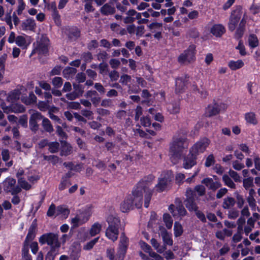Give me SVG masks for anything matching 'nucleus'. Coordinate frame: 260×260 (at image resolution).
Segmentation results:
<instances>
[{
	"instance_id": "obj_10",
	"label": "nucleus",
	"mask_w": 260,
	"mask_h": 260,
	"mask_svg": "<svg viewBox=\"0 0 260 260\" xmlns=\"http://www.w3.org/2000/svg\"><path fill=\"white\" fill-rule=\"evenodd\" d=\"M226 108L227 105L225 104L220 103L218 104L214 103L208 106L206 109V113L208 116H212L217 114L221 110H224Z\"/></svg>"
},
{
	"instance_id": "obj_41",
	"label": "nucleus",
	"mask_w": 260,
	"mask_h": 260,
	"mask_svg": "<svg viewBox=\"0 0 260 260\" xmlns=\"http://www.w3.org/2000/svg\"><path fill=\"white\" fill-rule=\"evenodd\" d=\"M44 160L50 161L53 165H56L57 163L59 162V158L55 155H43Z\"/></svg>"
},
{
	"instance_id": "obj_55",
	"label": "nucleus",
	"mask_w": 260,
	"mask_h": 260,
	"mask_svg": "<svg viewBox=\"0 0 260 260\" xmlns=\"http://www.w3.org/2000/svg\"><path fill=\"white\" fill-rule=\"evenodd\" d=\"M63 166L65 167L70 169V170H76V171H79V170L81 169L82 168V166L81 165H78L76 166L74 168H73L74 165L71 162H65L63 163Z\"/></svg>"
},
{
	"instance_id": "obj_13",
	"label": "nucleus",
	"mask_w": 260,
	"mask_h": 260,
	"mask_svg": "<svg viewBox=\"0 0 260 260\" xmlns=\"http://www.w3.org/2000/svg\"><path fill=\"white\" fill-rule=\"evenodd\" d=\"M169 210L174 217L176 216L183 217L187 214V211L183 206L181 204V202H179V204L176 207V209H175V206L174 205H171L169 206Z\"/></svg>"
},
{
	"instance_id": "obj_54",
	"label": "nucleus",
	"mask_w": 260,
	"mask_h": 260,
	"mask_svg": "<svg viewBox=\"0 0 260 260\" xmlns=\"http://www.w3.org/2000/svg\"><path fill=\"white\" fill-rule=\"evenodd\" d=\"M253 178L249 177L243 180V186L246 189H248L253 186Z\"/></svg>"
},
{
	"instance_id": "obj_61",
	"label": "nucleus",
	"mask_w": 260,
	"mask_h": 260,
	"mask_svg": "<svg viewBox=\"0 0 260 260\" xmlns=\"http://www.w3.org/2000/svg\"><path fill=\"white\" fill-rule=\"evenodd\" d=\"M140 245L141 248L146 252L148 253L149 254L152 251L151 247L144 242H141Z\"/></svg>"
},
{
	"instance_id": "obj_53",
	"label": "nucleus",
	"mask_w": 260,
	"mask_h": 260,
	"mask_svg": "<svg viewBox=\"0 0 260 260\" xmlns=\"http://www.w3.org/2000/svg\"><path fill=\"white\" fill-rule=\"evenodd\" d=\"M52 84L56 88H59L63 83L62 79L59 77H56L52 79Z\"/></svg>"
},
{
	"instance_id": "obj_8",
	"label": "nucleus",
	"mask_w": 260,
	"mask_h": 260,
	"mask_svg": "<svg viewBox=\"0 0 260 260\" xmlns=\"http://www.w3.org/2000/svg\"><path fill=\"white\" fill-rule=\"evenodd\" d=\"M16 180L11 177H8L4 181V189L11 194H15L21 192V188L16 185Z\"/></svg>"
},
{
	"instance_id": "obj_14",
	"label": "nucleus",
	"mask_w": 260,
	"mask_h": 260,
	"mask_svg": "<svg viewBox=\"0 0 260 260\" xmlns=\"http://www.w3.org/2000/svg\"><path fill=\"white\" fill-rule=\"evenodd\" d=\"M49 40L46 37H42L36 49L39 54H46L48 50Z\"/></svg>"
},
{
	"instance_id": "obj_3",
	"label": "nucleus",
	"mask_w": 260,
	"mask_h": 260,
	"mask_svg": "<svg viewBox=\"0 0 260 260\" xmlns=\"http://www.w3.org/2000/svg\"><path fill=\"white\" fill-rule=\"evenodd\" d=\"M188 142L185 137L175 136L170 146V159L173 164H177L186 152Z\"/></svg>"
},
{
	"instance_id": "obj_39",
	"label": "nucleus",
	"mask_w": 260,
	"mask_h": 260,
	"mask_svg": "<svg viewBox=\"0 0 260 260\" xmlns=\"http://www.w3.org/2000/svg\"><path fill=\"white\" fill-rule=\"evenodd\" d=\"M72 147L69 144H64L61 149L60 155L61 156H68L71 153Z\"/></svg>"
},
{
	"instance_id": "obj_27",
	"label": "nucleus",
	"mask_w": 260,
	"mask_h": 260,
	"mask_svg": "<svg viewBox=\"0 0 260 260\" xmlns=\"http://www.w3.org/2000/svg\"><path fill=\"white\" fill-rule=\"evenodd\" d=\"M20 94L21 92L19 90H14L9 94L7 100L13 103L20 98Z\"/></svg>"
},
{
	"instance_id": "obj_21",
	"label": "nucleus",
	"mask_w": 260,
	"mask_h": 260,
	"mask_svg": "<svg viewBox=\"0 0 260 260\" xmlns=\"http://www.w3.org/2000/svg\"><path fill=\"white\" fill-rule=\"evenodd\" d=\"M25 37L23 36H18L16 39V44L17 46L21 47L23 49H25L27 48L29 44Z\"/></svg>"
},
{
	"instance_id": "obj_47",
	"label": "nucleus",
	"mask_w": 260,
	"mask_h": 260,
	"mask_svg": "<svg viewBox=\"0 0 260 260\" xmlns=\"http://www.w3.org/2000/svg\"><path fill=\"white\" fill-rule=\"evenodd\" d=\"M84 2L85 3L84 9L86 12L88 13L94 11V9L92 6V0H84Z\"/></svg>"
},
{
	"instance_id": "obj_15",
	"label": "nucleus",
	"mask_w": 260,
	"mask_h": 260,
	"mask_svg": "<svg viewBox=\"0 0 260 260\" xmlns=\"http://www.w3.org/2000/svg\"><path fill=\"white\" fill-rule=\"evenodd\" d=\"M202 183L204 184L209 189L216 190L221 186L219 181H214L212 178H206L202 180Z\"/></svg>"
},
{
	"instance_id": "obj_45",
	"label": "nucleus",
	"mask_w": 260,
	"mask_h": 260,
	"mask_svg": "<svg viewBox=\"0 0 260 260\" xmlns=\"http://www.w3.org/2000/svg\"><path fill=\"white\" fill-rule=\"evenodd\" d=\"M174 235L176 237H178L181 235L183 233V229L181 224L177 222H175L174 223Z\"/></svg>"
},
{
	"instance_id": "obj_17",
	"label": "nucleus",
	"mask_w": 260,
	"mask_h": 260,
	"mask_svg": "<svg viewBox=\"0 0 260 260\" xmlns=\"http://www.w3.org/2000/svg\"><path fill=\"white\" fill-rule=\"evenodd\" d=\"M187 81V78L186 77L178 78L176 79L175 92L177 93H180L184 91Z\"/></svg>"
},
{
	"instance_id": "obj_32",
	"label": "nucleus",
	"mask_w": 260,
	"mask_h": 260,
	"mask_svg": "<svg viewBox=\"0 0 260 260\" xmlns=\"http://www.w3.org/2000/svg\"><path fill=\"white\" fill-rule=\"evenodd\" d=\"M222 181H223L224 184L228 186L229 187H230L231 188H236L235 184L228 175L224 174L223 175Z\"/></svg>"
},
{
	"instance_id": "obj_16",
	"label": "nucleus",
	"mask_w": 260,
	"mask_h": 260,
	"mask_svg": "<svg viewBox=\"0 0 260 260\" xmlns=\"http://www.w3.org/2000/svg\"><path fill=\"white\" fill-rule=\"evenodd\" d=\"M21 27L23 30L34 31L36 27L35 21L32 18H27L22 21Z\"/></svg>"
},
{
	"instance_id": "obj_6",
	"label": "nucleus",
	"mask_w": 260,
	"mask_h": 260,
	"mask_svg": "<svg viewBox=\"0 0 260 260\" xmlns=\"http://www.w3.org/2000/svg\"><path fill=\"white\" fill-rule=\"evenodd\" d=\"M245 13L243 12L242 8L237 7L232 12L229 23V29L232 31H234L242 16L245 18Z\"/></svg>"
},
{
	"instance_id": "obj_33",
	"label": "nucleus",
	"mask_w": 260,
	"mask_h": 260,
	"mask_svg": "<svg viewBox=\"0 0 260 260\" xmlns=\"http://www.w3.org/2000/svg\"><path fill=\"white\" fill-rule=\"evenodd\" d=\"M42 126L44 129L47 132L51 133L53 131V128L50 121L46 118H43Z\"/></svg>"
},
{
	"instance_id": "obj_37",
	"label": "nucleus",
	"mask_w": 260,
	"mask_h": 260,
	"mask_svg": "<svg viewBox=\"0 0 260 260\" xmlns=\"http://www.w3.org/2000/svg\"><path fill=\"white\" fill-rule=\"evenodd\" d=\"M68 35L71 41H75L80 36V31L77 29L73 28L70 30Z\"/></svg>"
},
{
	"instance_id": "obj_11",
	"label": "nucleus",
	"mask_w": 260,
	"mask_h": 260,
	"mask_svg": "<svg viewBox=\"0 0 260 260\" xmlns=\"http://www.w3.org/2000/svg\"><path fill=\"white\" fill-rule=\"evenodd\" d=\"M128 239L124 233L121 234L117 257L120 260L123 259L127 247Z\"/></svg>"
},
{
	"instance_id": "obj_20",
	"label": "nucleus",
	"mask_w": 260,
	"mask_h": 260,
	"mask_svg": "<svg viewBox=\"0 0 260 260\" xmlns=\"http://www.w3.org/2000/svg\"><path fill=\"white\" fill-rule=\"evenodd\" d=\"M134 206L133 201L128 197L121 204L120 209L123 212H126L132 209Z\"/></svg>"
},
{
	"instance_id": "obj_60",
	"label": "nucleus",
	"mask_w": 260,
	"mask_h": 260,
	"mask_svg": "<svg viewBox=\"0 0 260 260\" xmlns=\"http://www.w3.org/2000/svg\"><path fill=\"white\" fill-rule=\"evenodd\" d=\"M194 190L198 192L199 196H202L205 194L206 189L203 185H198L195 187Z\"/></svg>"
},
{
	"instance_id": "obj_38",
	"label": "nucleus",
	"mask_w": 260,
	"mask_h": 260,
	"mask_svg": "<svg viewBox=\"0 0 260 260\" xmlns=\"http://www.w3.org/2000/svg\"><path fill=\"white\" fill-rule=\"evenodd\" d=\"M249 45L251 48H255L258 45V41L254 35H250L248 38Z\"/></svg>"
},
{
	"instance_id": "obj_35",
	"label": "nucleus",
	"mask_w": 260,
	"mask_h": 260,
	"mask_svg": "<svg viewBox=\"0 0 260 260\" xmlns=\"http://www.w3.org/2000/svg\"><path fill=\"white\" fill-rule=\"evenodd\" d=\"M161 235L165 244L172 245L173 244V241L171 238L170 235L166 230H164L161 233Z\"/></svg>"
},
{
	"instance_id": "obj_34",
	"label": "nucleus",
	"mask_w": 260,
	"mask_h": 260,
	"mask_svg": "<svg viewBox=\"0 0 260 260\" xmlns=\"http://www.w3.org/2000/svg\"><path fill=\"white\" fill-rule=\"evenodd\" d=\"M76 73V69L72 67H67L63 71V75L64 77L70 78Z\"/></svg>"
},
{
	"instance_id": "obj_4",
	"label": "nucleus",
	"mask_w": 260,
	"mask_h": 260,
	"mask_svg": "<svg viewBox=\"0 0 260 260\" xmlns=\"http://www.w3.org/2000/svg\"><path fill=\"white\" fill-rule=\"evenodd\" d=\"M107 222L108 223V226L106 230V236L114 242L117 240L119 235L120 220L117 216L109 215L107 218Z\"/></svg>"
},
{
	"instance_id": "obj_1",
	"label": "nucleus",
	"mask_w": 260,
	"mask_h": 260,
	"mask_svg": "<svg viewBox=\"0 0 260 260\" xmlns=\"http://www.w3.org/2000/svg\"><path fill=\"white\" fill-rule=\"evenodd\" d=\"M151 185L150 181L142 180L137 184L133 191L132 196L129 198L133 201V205L137 208L142 207L143 196H144V206L145 208L149 207L152 193V191L149 187Z\"/></svg>"
},
{
	"instance_id": "obj_49",
	"label": "nucleus",
	"mask_w": 260,
	"mask_h": 260,
	"mask_svg": "<svg viewBox=\"0 0 260 260\" xmlns=\"http://www.w3.org/2000/svg\"><path fill=\"white\" fill-rule=\"evenodd\" d=\"M99 238L97 237L87 243L83 246V249L85 250H89L91 249L93 246L98 242Z\"/></svg>"
},
{
	"instance_id": "obj_46",
	"label": "nucleus",
	"mask_w": 260,
	"mask_h": 260,
	"mask_svg": "<svg viewBox=\"0 0 260 260\" xmlns=\"http://www.w3.org/2000/svg\"><path fill=\"white\" fill-rule=\"evenodd\" d=\"M56 213L57 214H61L63 215L64 217L66 218L69 215L70 211L66 207L60 206H58L56 209Z\"/></svg>"
},
{
	"instance_id": "obj_25",
	"label": "nucleus",
	"mask_w": 260,
	"mask_h": 260,
	"mask_svg": "<svg viewBox=\"0 0 260 260\" xmlns=\"http://www.w3.org/2000/svg\"><path fill=\"white\" fill-rule=\"evenodd\" d=\"M235 204V200L233 198L226 197L224 199L222 203V207L225 209H229L233 207Z\"/></svg>"
},
{
	"instance_id": "obj_63",
	"label": "nucleus",
	"mask_w": 260,
	"mask_h": 260,
	"mask_svg": "<svg viewBox=\"0 0 260 260\" xmlns=\"http://www.w3.org/2000/svg\"><path fill=\"white\" fill-rule=\"evenodd\" d=\"M109 64L113 69H117L120 64V61L117 59L113 58L110 60Z\"/></svg>"
},
{
	"instance_id": "obj_29",
	"label": "nucleus",
	"mask_w": 260,
	"mask_h": 260,
	"mask_svg": "<svg viewBox=\"0 0 260 260\" xmlns=\"http://www.w3.org/2000/svg\"><path fill=\"white\" fill-rule=\"evenodd\" d=\"M102 229V225L99 222L94 223L89 230V234L91 237L94 236L100 233Z\"/></svg>"
},
{
	"instance_id": "obj_50",
	"label": "nucleus",
	"mask_w": 260,
	"mask_h": 260,
	"mask_svg": "<svg viewBox=\"0 0 260 260\" xmlns=\"http://www.w3.org/2000/svg\"><path fill=\"white\" fill-rule=\"evenodd\" d=\"M11 106L14 113H22L25 111L24 107L20 104H12Z\"/></svg>"
},
{
	"instance_id": "obj_44",
	"label": "nucleus",
	"mask_w": 260,
	"mask_h": 260,
	"mask_svg": "<svg viewBox=\"0 0 260 260\" xmlns=\"http://www.w3.org/2000/svg\"><path fill=\"white\" fill-rule=\"evenodd\" d=\"M169 111L173 114H176L180 111V105L179 103L171 104L168 106Z\"/></svg>"
},
{
	"instance_id": "obj_59",
	"label": "nucleus",
	"mask_w": 260,
	"mask_h": 260,
	"mask_svg": "<svg viewBox=\"0 0 260 260\" xmlns=\"http://www.w3.org/2000/svg\"><path fill=\"white\" fill-rule=\"evenodd\" d=\"M101 105L102 107L108 108L112 107L113 105L112 101L111 99H105L102 101Z\"/></svg>"
},
{
	"instance_id": "obj_64",
	"label": "nucleus",
	"mask_w": 260,
	"mask_h": 260,
	"mask_svg": "<svg viewBox=\"0 0 260 260\" xmlns=\"http://www.w3.org/2000/svg\"><path fill=\"white\" fill-rule=\"evenodd\" d=\"M140 121L141 124L145 127L149 126L151 124L150 119L147 116L141 118Z\"/></svg>"
},
{
	"instance_id": "obj_19",
	"label": "nucleus",
	"mask_w": 260,
	"mask_h": 260,
	"mask_svg": "<svg viewBox=\"0 0 260 260\" xmlns=\"http://www.w3.org/2000/svg\"><path fill=\"white\" fill-rule=\"evenodd\" d=\"M225 31V28L221 24H215L211 28V33L216 37L221 36Z\"/></svg>"
},
{
	"instance_id": "obj_24",
	"label": "nucleus",
	"mask_w": 260,
	"mask_h": 260,
	"mask_svg": "<svg viewBox=\"0 0 260 260\" xmlns=\"http://www.w3.org/2000/svg\"><path fill=\"white\" fill-rule=\"evenodd\" d=\"M245 119L248 123L255 125L257 123L256 115L254 113L250 112L245 114Z\"/></svg>"
},
{
	"instance_id": "obj_12",
	"label": "nucleus",
	"mask_w": 260,
	"mask_h": 260,
	"mask_svg": "<svg viewBox=\"0 0 260 260\" xmlns=\"http://www.w3.org/2000/svg\"><path fill=\"white\" fill-rule=\"evenodd\" d=\"M73 86L74 91L66 95V97L69 100L76 99L82 95L84 92V87L82 85L79 84L73 83Z\"/></svg>"
},
{
	"instance_id": "obj_51",
	"label": "nucleus",
	"mask_w": 260,
	"mask_h": 260,
	"mask_svg": "<svg viewBox=\"0 0 260 260\" xmlns=\"http://www.w3.org/2000/svg\"><path fill=\"white\" fill-rule=\"evenodd\" d=\"M30 113L31 114V115L29 119L37 121V120H40L43 118L41 114L38 111L31 110L30 112Z\"/></svg>"
},
{
	"instance_id": "obj_48",
	"label": "nucleus",
	"mask_w": 260,
	"mask_h": 260,
	"mask_svg": "<svg viewBox=\"0 0 260 260\" xmlns=\"http://www.w3.org/2000/svg\"><path fill=\"white\" fill-rule=\"evenodd\" d=\"M164 220L167 228L171 229L173 224V220L169 214H164Z\"/></svg>"
},
{
	"instance_id": "obj_58",
	"label": "nucleus",
	"mask_w": 260,
	"mask_h": 260,
	"mask_svg": "<svg viewBox=\"0 0 260 260\" xmlns=\"http://www.w3.org/2000/svg\"><path fill=\"white\" fill-rule=\"evenodd\" d=\"M236 48L239 50V53L241 55L244 56L246 54V52L245 51V48L241 40L239 41V44L236 47Z\"/></svg>"
},
{
	"instance_id": "obj_26",
	"label": "nucleus",
	"mask_w": 260,
	"mask_h": 260,
	"mask_svg": "<svg viewBox=\"0 0 260 260\" xmlns=\"http://www.w3.org/2000/svg\"><path fill=\"white\" fill-rule=\"evenodd\" d=\"M228 66L231 70H236L241 68L244 66V62L241 59L237 61L231 60L229 62Z\"/></svg>"
},
{
	"instance_id": "obj_30",
	"label": "nucleus",
	"mask_w": 260,
	"mask_h": 260,
	"mask_svg": "<svg viewBox=\"0 0 260 260\" xmlns=\"http://www.w3.org/2000/svg\"><path fill=\"white\" fill-rule=\"evenodd\" d=\"M148 27L152 32L162 30V24L158 22H152L148 25Z\"/></svg>"
},
{
	"instance_id": "obj_23",
	"label": "nucleus",
	"mask_w": 260,
	"mask_h": 260,
	"mask_svg": "<svg viewBox=\"0 0 260 260\" xmlns=\"http://www.w3.org/2000/svg\"><path fill=\"white\" fill-rule=\"evenodd\" d=\"M184 203L185 207L190 212H194L198 209V207L194 202V199H186L184 201Z\"/></svg>"
},
{
	"instance_id": "obj_5",
	"label": "nucleus",
	"mask_w": 260,
	"mask_h": 260,
	"mask_svg": "<svg viewBox=\"0 0 260 260\" xmlns=\"http://www.w3.org/2000/svg\"><path fill=\"white\" fill-rule=\"evenodd\" d=\"M39 242L43 245L47 243L50 246L51 251H55L56 248L60 247L58 235L53 233L44 234L39 238Z\"/></svg>"
},
{
	"instance_id": "obj_31",
	"label": "nucleus",
	"mask_w": 260,
	"mask_h": 260,
	"mask_svg": "<svg viewBox=\"0 0 260 260\" xmlns=\"http://www.w3.org/2000/svg\"><path fill=\"white\" fill-rule=\"evenodd\" d=\"M151 244L158 253H163L166 249V246H160L157 240L154 238L151 240Z\"/></svg>"
},
{
	"instance_id": "obj_62",
	"label": "nucleus",
	"mask_w": 260,
	"mask_h": 260,
	"mask_svg": "<svg viewBox=\"0 0 260 260\" xmlns=\"http://www.w3.org/2000/svg\"><path fill=\"white\" fill-rule=\"evenodd\" d=\"M131 81V77L128 75H123L121 76L120 82L123 84L126 85Z\"/></svg>"
},
{
	"instance_id": "obj_57",
	"label": "nucleus",
	"mask_w": 260,
	"mask_h": 260,
	"mask_svg": "<svg viewBox=\"0 0 260 260\" xmlns=\"http://www.w3.org/2000/svg\"><path fill=\"white\" fill-rule=\"evenodd\" d=\"M229 174L230 177L232 178L236 182H239L241 181L240 177L236 172L232 170H230L229 172Z\"/></svg>"
},
{
	"instance_id": "obj_22",
	"label": "nucleus",
	"mask_w": 260,
	"mask_h": 260,
	"mask_svg": "<svg viewBox=\"0 0 260 260\" xmlns=\"http://www.w3.org/2000/svg\"><path fill=\"white\" fill-rule=\"evenodd\" d=\"M100 11L104 15H112L115 12V9L109 4L107 3L101 7Z\"/></svg>"
},
{
	"instance_id": "obj_56",
	"label": "nucleus",
	"mask_w": 260,
	"mask_h": 260,
	"mask_svg": "<svg viewBox=\"0 0 260 260\" xmlns=\"http://www.w3.org/2000/svg\"><path fill=\"white\" fill-rule=\"evenodd\" d=\"M81 114L88 119H93V113L92 111L87 110V109H83L81 111Z\"/></svg>"
},
{
	"instance_id": "obj_7",
	"label": "nucleus",
	"mask_w": 260,
	"mask_h": 260,
	"mask_svg": "<svg viewBox=\"0 0 260 260\" xmlns=\"http://www.w3.org/2000/svg\"><path fill=\"white\" fill-rule=\"evenodd\" d=\"M195 49L194 45L189 46L188 49L178 57V61L181 63H187L193 61L195 58Z\"/></svg>"
},
{
	"instance_id": "obj_9",
	"label": "nucleus",
	"mask_w": 260,
	"mask_h": 260,
	"mask_svg": "<svg viewBox=\"0 0 260 260\" xmlns=\"http://www.w3.org/2000/svg\"><path fill=\"white\" fill-rule=\"evenodd\" d=\"M172 179V176L171 173L162 174L160 178L158 179V183L155 186L156 191L159 192L164 191L168 187Z\"/></svg>"
},
{
	"instance_id": "obj_28",
	"label": "nucleus",
	"mask_w": 260,
	"mask_h": 260,
	"mask_svg": "<svg viewBox=\"0 0 260 260\" xmlns=\"http://www.w3.org/2000/svg\"><path fill=\"white\" fill-rule=\"evenodd\" d=\"M245 23H246V20L243 17L241 19V20L239 23V27L237 28V29L236 31V33H235V36L237 38H239L242 36L243 32H244V26H245Z\"/></svg>"
},
{
	"instance_id": "obj_18",
	"label": "nucleus",
	"mask_w": 260,
	"mask_h": 260,
	"mask_svg": "<svg viewBox=\"0 0 260 260\" xmlns=\"http://www.w3.org/2000/svg\"><path fill=\"white\" fill-rule=\"evenodd\" d=\"M37 226L36 222L34 221L29 228L28 234L24 241L25 243H28L35 238L37 231Z\"/></svg>"
},
{
	"instance_id": "obj_36",
	"label": "nucleus",
	"mask_w": 260,
	"mask_h": 260,
	"mask_svg": "<svg viewBox=\"0 0 260 260\" xmlns=\"http://www.w3.org/2000/svg\"><path fill=\"white\" fill-rule=\"evenodd\" d=\"M19 186L25 190H29L31 188V185L29 184L24 178H19L18 179Z\"/></svg>"
},
{
	"instance_id": "obj_40",
	"label": "nucleus",
	"mask_w": 260,
	"mask_h": 260,
	"mask_svg": "<svg viewBox=\"0 0 260 260\" xmlns=\"http://www.w3.org/2000/svg\"><path fill=\"white\" fill-rule=\"evenodd\" d=\"M87 220V218L85 219H82L81 216L80 215H77L74 218H73L71 221L72 223L74 224L75 226H77L79 225L83 224Z\"/></svg>"
},
{
	"instance_id": "obj_42",
	"label": "nucleus",
	"mask_w": 260,
	"mask_h": 260,
	"mask_svg": "<svg viewBox=\"0 0 260 260\" xmlns=\"http://www.w3.org/2000/svg\"><path fill=\"white\" fill-rule=\"evenodd\" d=\"M247 201L251 208L252 210L256 211L257 210L258 212H260V210L258 207H257L256 204V201L254 198H247Z\"/></svg>"
},
{
	"instance_id": "obj_43",
	"label": "nucleus",
	"mask_w": 260,
	"mask_h": 260,
	"mask_svg": "<svg viewBox=\"0 0 260 260\" xmlns=\"http://www.w3.org/2000/svg\"><path fill=\"white\" fill-rule=\"evenodd\" d=\"M48 150L52 153L57 152L59 148V144L57 142H53L48 144Z\"/></svg>"
},
{
	"instance_id": "obj_52",
	"label": "nucleus",
	"mask_w": 260,
	"mask_h": 260,
	"mask_svg": "<svg viewBox=\"0 0 260 260\" xmlns=\"http://www.w3.org/2000/svg\"><path fill=\"white\" fill-rule=\"evenodd\" d=\"M28 256H31L29 254L28 243H25V241H24L22 249V258Z\"/></svg>"
},
{
	"instance_id": "obj_2",
	"label": "nucleus",
	"mask_w": 260,
	"mask_h": 260,
	"mask_svg": "<svg viewBox=\"0 0 260 260\" xmlns=\"http://www.w3.org/2000/svg\"><path fill=\"white\" fill-rule=\"evenodd\" d=\"M210 143L207 138H203L194 144L190 149L189 153L183 158L182 167L190 169L197 165V156L205 151Z\"/></svg>"
}]
</instances>
